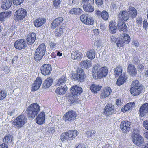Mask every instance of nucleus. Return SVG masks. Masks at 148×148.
<instances>
[{
    "label": "nucleus",
    "instance_id": "obj_1",
    "mask_svg": "<svg viewBox=\"0 0 148 148\" xmlns=\"http://www.w3.org/2000/svg\"><path fill=\"white\" fill-rule=\"evenodd\" d=\"M40 110L39 105L37 103L31 104L27 108V113L29 117L34 119Z\"/></svg>",
    "mask_w": 148,
    "mask_h": 148
},
{
    "label": "nucleus",
    "instance_id": "obj_6",
    "mask_svg": "<svg viewBox=\"0 0 148 148\" xmlns=\"http://www.w3.org/2000/svg\"><path fill=\"white\" fill-rule=\"evenodd\" d=\"M80 19L82 22L88 25H92L94 23V20L92 17L88 14H84L81 15Z\"/></svg>",
    "mask_w": 148,
    "mask_h": 148
},
{
    "label": "nucleus",
    "instance_id": "obj_46",
    "mask_svg": "<svg viewBox=\"0 0 148 148\" xmlns=\"http://www.w3.org/2000/svg\"><path fill=\"white\" fill-rule=\"evenodd\" d=\"M142 88V86L140 85L138 80H136L133 81L131 84V88Z\"/></svg>",
    "mask_w": 148,
    "mask_h": 148
},
{
    "label": "nucleus",
    "instance_id": "obj_29",
    "mask_svg": "<svg viewBox=\"0 0 148 148\" xmlns=\"http://www.w3.org/2000/svg\"><path fill=\"white\" fill-rule=\"evenodd\" d=\"M135 106V103L134 102H130L126 104L124 108L121 109V111L123 112L132 109Z\"/></svg>",
    "mask_w": 148,
    "mask_h": 148
},
{
    "label": "nucleus",
    "instance_id": "obj_10",
    "mask_svg": "<svg viewBox=\"0 0 148 148\" xmlns=\"http://www.w3.org/2000/svg\"><path fill=\"white\" fill-rule=\"evenodd\" d=\"M118 20L119 21H126L129 18L128 13L125 11H121L119 12L118 15Z\"/></svg>",
    "mask_w": 148,
    "mask_h": 148
},
{
    "label": "nucleus",
    "instance_id": "obj_41",
    "mask_svg": "<svg viewBox=\"0 0 148 148\" xmlns=\"http://www.w3.org/2000/svg\"><path fill=\"white\" fill-rule=\"evenodd\" d=\"M129 10L130 11V15L132 18H134L137 15V11L133 7L130 6L129 7Z\"/></svg>",
    "mask_w": 148,
    "mask_h": 148
},
{
    "label": "nucleus",
    "instance_id": "obj_43",
    "mask_svg": "<svg viewBox=\"0 0 148 148\" xmlns=\"http://www.w3.org/2000/svg\"><path fill=\"white\" fill-rule=\"evenodd\" d=\"M61 140L62 142H65L69 140V138L67 132H64L61 134L60 137Z\"/></svg>",
    "mask_w": 148,
    "mask_h": 148
},
{
    "label": "nucleus",
    "instance_id": "obj_30",
    "mask_svg": "<svg viewBox=\"0 0 148 148\" xmlns=\"http://www.w3.org/2000/svg\"><path fill=\"white\" fill-rule=\"evenodd\" d=\"M111 92V90L109 87L104 88L103 92L101 93V97L103 98H106L110 95Z\"/></svg>",
    "mask_w": 148,
    "mask_h": 148
},
{
    "label": "nucleus",
    "instance_id": "obj_12",
    "mask_svg": "<svg viewBox=\"0 0 148 148\" xmlns=\"http://www.w3.org/2000/svg\"><path fill=\"white\" fill-rule=\"evenodd\" d=\"M51 71V65L48 64H45L42 66L41 68V73L44 75H48Z\"/></svg>",
    "mask_w": 148,
    "mask_h": 148
},
{
    "label": "nucleus",
    "instance_id": "obj_31",
    "mask_svg": "<svg viewBox=\"0 0 148 148\" xmlns=\"http://www.w3.org/2000/svg\"><path fill=\"white\" fill-rule=\"evenodd\" d=\"M142 89L143 88H131L130 92L132 95H137L140 93Z\"/></svg>",
    "mask_w": 148,
    "mask_h": 148
},
{
    "label": "nucleus",
    "instance_id": "obj_62",
    "mask_svg": "<svg viewBox=\"0 0 148 148\" xmlns=\"http://www.w3.org/2000/svg\"><path fill=\"white\" fill-rule=\"evenodd\" d=\"M95 131L93 130H92L88 132V137H91L92 136H93L94 134Z\"/></svg>",
    "mask_w": 148,
    "mask_h": 148
},
{
    "label": "nucleus",
    "instance_id": "obj_19",
    "mask_svg": "<svg viewBox=\"0 0 148 148\" xmlns=\"http://www.w3.org/2000/svg\"><path fill=\"white\" fill-rule=\"evenodd\" d=\"M42 82V80L40 77H37L34 82L32 87V90L35 91L37 90L40 88Z\"/></svg>",
    "mask_w": 148,
    "mask_h": 148
},
{
    "label": "nucleus",
    "instance_id": "obj_49",
    "mask_svg": "<svg viewBox=\"0 0 148 148\" xmlns=\"http://www.w3.org/2000/svg\"><path fill=\"white\" fill-rule=\"evenodd\" d=\"M101 17L104 20H107L108 18V14L107 12L105 11H103L101 12Z\"/></svg>",
    "mask_w": 148,
    "mask_h": 148
},
{
    "label": "nucleus",
    "instance_id": "obj_37",
    "mask_svg": "<svg viewBox=\"0 0 148 148\" xmlns=\"http://www.w3.org/2000/svg\"><path fill=\"white\" fill-rule=\"evenodd\" d=\"M101 88V86L94 84H92L90 87L91 91L94 93H97V91L100 90Z\"/></svg>",
    "mask_w": 148,
    "mask_h": 148
},
{
    "label": "nucleus",
    "instance_id": "obj_32",
    "mask_svg": "<svg viewBox=\"0 0 148 148\" xmlns=\"http://www.w3.org/2000/svg\"><path fill=\"white\" fill-rule=\"evenodd\" d=\"M80 65L82 68L87 69L91 66V62L89 60H84L81 62Z\"/></svg>",
    "mask_w": 148,
    "mask_h": 148
},
{
    "label": "nucleus",
    "instance_id": "obj_55",
    "mask_svg": "<svg viewBox=\"0 0 148 148\" xmlns=\"http://www.w3.org/2000/svg\"><path fill=\"white\" fill-rule=\"evenodd\" d=\"M55 132V130L54 128L53 127H50L48 128L47 131V134H51Z\"/></svg>",
    "mask_w": 148,
    "mask_h": 148
},
{
    "label": "nucleus",
    "instance_id": "obj_42",
    "mask_svg": "<svg viewBox=\"0 0 148 148\" xmlns=\"http://www.w3.org/2000/svg\"><path fill=\"white\" fill-rule=\"evenodd\" d=\"M12 4L11 1L10 0H8L6 2H4L3 3L2 5L1 6V8L5 10L8 9L10 8Z\"/></svg>",
    "mask_w": 148,
    "mask_h": 148
},
{
    "label": "nucleus",
    "instance_id": "obj_50",
    "mask_svg": "<svg viewBox=\"0 0 148 148\" xmlns=\"http://www.w3.org/2000/svg\"><path fill=\"white\" fill-rule=\"evenodd\" d=\"M63 29L60 28L58 29H57L55 33L56 36H60L63 33Z\"/></svg>",
    "mask_w": 148,
    "mask_h": 148
},
{
    "label": "nucleus",
    "instance_id": "obj_53",
    "mask_svg": "<svg viewBox=\"0 0 148 148\" xmlns=\"http://www.w3.org/2000/svg\"><path fill=\"white\" fill-rule=\"evenodd\" d=\"M139 130L138 128H134V131L133 132L132 137H134V136H136V135H140L139 134Z\"/></svg>",
    "mask_w": 148,
    "mask_h": 148
},
{
    "label": "nucleus",
    "instance_id": "obj_13",
    "mask_svg": "<svg viewBox=\"0 0 148 148\" xmlns=\"http://www.w3.org/2000/svg\"><path fill=\"white\" fill-rule=\"evenodd\" d=\"M132 141L135 145L138 146H140L144 142L143 138L140 135L134 136L132 137Z\"/></svg>",
    "mask_w": 148,
    "mask_h": 148
},
{
    "label": "nucleus",
    "instance_id": "obj_14",
    "mask_svg": "<svg viewBox=\"0 0 148 148\" xmlns=\"http://www.w3.org/2000/svg\"><path fill=\"white\" fill-rule=\"evenodd\" d=\"M16 17L18 20H21L24 18L27 14L26 10L23 8H20L16 12Z\"/></svg>",
    "mask_w": 148,
    "mask_h": 148
},
{
    "label": "nucleus",
    "instance_id": "obj_28",
    "mask_svg": "<svg viewBox=\"0 0 148 148\" xmlns=\"http://www.w3.org/2000/svg\"><path fill=\"white\" fill-rule=\"evenodd\" d=\"M127 79V77L125 73H123L122 75H121L116 82L118 86L121 85L123 84Z\"/></svg>",
    "mask_w": 148,
    "mask_h": 148
},
{
    "label": "nucleus",
    "instance_id": "obj_47",
    "mask_svg": "<svg viewBox=\"0 0 148 148\" xmlns=\"http://www.w3.org/2000/svg\"><path fill=\"white\" fill-rule=\"evenodd\" d=\"M115 73V75L116 76H119L122 73V69L120 66L117 67L115 70L114 71Z\"/></svg>",
    "mask_w": 148,
    "mask_h": 148
},
{
    "label": "nucleus",
    "instance_id": "obj_63",
    "mask_svg": "<svg viewBox=\"0 0 148 148\" xmlns=\"http://www.w3.org/2000/svg\"><path fill=\"white\" fill-rule=\"evenodd\" d=\"M148 23L147 21L144 20L143 21V27L144 28L146 29L148 26Z\"/></svg>",
    "mask_w": 148,
    "mask_h": 148
},
{
    "label": "nucleus",
    "instance_id": "obj_33",
    "mask_svg": "<svg viewBox=\"0 0 148 148\" xmlns=\"http://www.w3.org/2000/svg\"><path fill=\"white\" fill-rule=\"evenodd\" d=\"M127 70L132 76H134L136 75V70L133 65L129 64L127 68Z\"/></svg>",
    "mask_w": 148,
    "mask_h": 148
},
{
    "label": "nucleus",
    "instance_id": "obj_54",
    "mask_svg": "<svg viewBox=\"0 0 148 148\" xmlns=\"http://www.w3.org/2000/svg\"><path fill=\"white\" fill-rule=\"evenodd\" d=\"M60 0H55L53 1V5L56 8L59 7L60 6Z\"/></svg>",
    "mask_w": 148,
    "mask_h": 148
},
{
    "label": "nucleus",
    "instance_id": "obj_40",
    "mask_svg": "<svg viewBox=\"0 0 148 148\" xmlns=\"http://www.w3.org/2000/svg\"><path fill=\"white\" fill-rule=\"evenodd\" d=\"M121 39L123 41L124 43H128L130 40V37L127 34L124 33L121 35Z\"/></svg>",
    "mask_w": 148,
    "mask_h": 148
},
{
    "label": "nucleus",
    "instance_id": "obj_61",
    "mask_svg": "<svg viewBox=\"0 0 148 148\" xmlns=\"http://www.w3.org/2000/svg\"><path fill=\"white\" fill-rule=\"evenodd\" d=\"M3 70L6 74L8 73L10 71L9 67L7 66L4 67Z\"/></svg>",
    "mask_w": 148,
    "mask_h": 148
},
{
    "label": "nucleus",
    "instance_id": "obj_24",
    "mask_svg": "<svg viewBox=\"0 0 148 148\" xmlns=\"http://www.w3.org/2000/svg\"><path fill=\"white\" fill-rule=\"evenodd\" d=\"M116 23L113 21H111L109 23V30L110 32L112 33H115L117 31Z\"/></svg>",
    "mask_w": 148,
    "mask_h": 148
},
{
    "label": "nucleus",
    "instance_id": "obj_16",
    "mask_svg": "<svg viewBox=\"0 0 148 148\" xmlns=\"http://www.w3.org/2000/svg\"><path fill=\"white\" fill-rule=\"evenodd\" d=\"M148 112V103H146L142 105L139 109L140 116L143 117Z\"/></svg>",
    "mask_w": 148,
    "mask_h": 148
},
{
    "label": "nucleus",
    "instance_id": "obj_2",
    "mask_svg": "<svg viewBox=\"0 0 148 148\" xmlns=\"http://www.w3.org/2000/svg\"><path fill=\"white\" fill-rule=\"evenodd\" d=\"M40 110L39 105L37 103L31 104L27 108V113L29 117L34 119Z\"/></svg>",
    "mask_w": 148,
    "mask_h": 148
},
{
    "label": "nucleus",
    "instance_id": "obj_44",
    "mask_svg": "<svg viewBox=\"0 0 148 148\" xmlns=\"http://www.w3.org/2000/svg\"><path fill=\"white\" fill-rule=\"evenodd\" d=\"M13 136L11 135H8L5 136L3 139V141L5 143H10L12 141Z\"/></svg>",
    "mask_w": 148,
    "mask_h": 148
},
{
    "label": "nucleus",
    "instance_id": "obj_7",
    "mask_svg": "<svg viewBox=\"0 0 148 148\" xmlns=\"http://www.w3.org/2000/svg\"><path fill=\"white\" fill-rule=\"evenodd\" d=\"M14 46L16 49L21 50L24 49L27 46V44L24 39H19L15 42Z\"/></svg>",
    "mask_w": 148,
    "mask_h": 148
},
{
    "label": "nucleus",
    "instance_id": "obj_34",
    "mask_svg": "<svg viewBox=\"0 0 148 148\" xmlns=\"http://www.w3.org/2000/svg\"><path fill=\"white\" fill-rule=\"evenodd\" d=\"M96 52L93 49H89L88 51L86 53L87 57L89 59H94L95 56Z\"/></svg>",
    "mask_w": 148,
    "mask_h": 148
},
{
    "label": "nucleus",
    "instance_id": "obj_35",
    "mask_svg": "<svg viewBox=\"0 0 148 148\" xmlns=\"http://www.w3.org/2000/svg\"><path fill=\"white\" fill-rule=\"evenodd\" d=\"M67 90V87L65 86H62L60 88L58 87L56 91V93L60 95L64 94Z\"/></svg>",
    "mask_w": 148,
    "mask_h": 148
},
{
    "label": "nucleus",
    "instance_id": "obj_18",
    "mask_svg": "<svg viewBox=\"0 0 148 148\" xmlns=\"http://www.w3.org/2000/svg\"><path fill=\"white\" fill-rule=\"evenodd\" d=\"M84 72L80 70L74 75V79L80 82H82L84 79Z\"/></svg>",
    "mask_w": 148,
    "mask_h": 148
},
{
    "label": "nucleus",
    "instance_id": "obj_4",
    "mask_svg": "<svg viewBox=\"0 0 148 148\" xmlns=\"http://www.w3.org/2000/svg\"><path fill=\"white\" fill-rule=\"evenodd\" d=\"M26 117L24 115H20L14 120L12 126L16 128L22 127L27 122Z\"/></svg>",
    "mask_w": 148,
    "mask_h": 148
},
{
    "label": "nucleus",
    "instance_id": "obj_9",
    "mask_svg": "<svg viewBox=\"0 0 148 148\" xmlns=\"http://www.w3.org/2000/svg\"><path fill=\"white\" fill-rule=\"evenodd\" d=\"M70 89L72 96L79 95L83 92L82 88L77 85L71 87Z\"/></svg>",
    "mask_w": 148,
    "mask_h": 148
},
{
    "label": "nucleus",
    "instance_id": "obj_20",
    "mask_svg": "<svg viewBox=\"0 0 148 148\" xmlns=\"http://www.w3.org/2000/svg\"><path fill=\"white\" fill-rule=\"evenodd\" d=\"M36 38L35 34L32 33L29 34L27 36L26 40L27 44L29 45L32 44L35 42Z\"/></svg>",
    "mask_w": 148,
    "mask_h": 148
},
{
    "label": "nucleus",
    "instance_id": "obj_58",
    "mask_svg": "<svg viewBox=\"0 0 148 148\" xmlns=\"http://www.w3.org/2000/svg\"><path fill=\"white\" fill-rule=\"evenodd\" d=\"M95 2L97 6H101L103 3V0H95Z\"/></svg>",
    "mask_w": 148,
    "mask_h": 148
},
{
    "label": "nucleus",
    "instance_id": "obj_45",
    "mask_svg": "<svg viewBox=\"0 0 148 148\" xmlns=\"http://www.w3.org/2000/svg\"><path fill=\"white\" fill-rule=\"evenodd\" d=\"M66 78L64 76H62L58 80L57 85L58 86L62 85L65 83Z\"/></svg>",
    "mask_w": 148,
    "mask_h": 148
},
{
    "label": "nucleus",
    "instance_id": "obj_21",
    "mask_svg": "<svg viewBox=\"0 0 148 148\" xmlns=\"http://www.w3.org/2000/svg\"><path fill=\"white\" fill-rule=\"evenodd\" d=\"M46 22V20L43 18H38L34 21V25L35 27H38L42 26Z\"/></svg>",
    "mask_w": 148,
    "mask_h": 148
},
{
    "label": "nucleus",
    "instance_id": "obj_36",
    "mask_svg": "<svg viewBox=\"0 0 148 148\" xmlns=\"http://www.w3.org/2000/svg\"><path fill=\"white\" fill-rule=\"evenodd\" d=\"M67 133L69 140L73 139L77 134V132L75 130L69 131Z\"/></svg>",
    "mask_w": 148,
    "mask_h": 148
},
{
    "label": "nucleus",
    "instance_id": "obj_27",
    "mask_svg": "<svg viewBox=\"0 0 148 148\" xmlns=\"http://www.w3.org/2000/svg\"><path fill=\"white\" fill-rule=\"evenodd\" d=\"M82 10L79 8H75L71 9L69 11V13L72 14L78 15L81 14Z\"/></svg>",
    "mask_w": 148,
    "mask_h": 148
},
{
    "label": "nucleus",
    "instance_id": "obj_5",
    "mask_svg": "<svg viewBox=\"0 0 148 148\" xmlns=\"http://www.w3.org/2000/svg\"><path fill=\"white\" fill-rule=\"evenodd\" d=\"M76 117L75 112L72 110L68 111L64 116V121L67 123L72 121L76 119Z\"/></svg>",
    "mask_w": 148,
    "mask_h": 148
},
{
    "label": "nucleus",
    "instance_id": "obj_59",
    "mask_svg": "<svg viewBox=\"0 0 148 148\" xmlns=\"http://www.w3.org/2000/svg\"><path fill=\"white\" fill-rule=\"evenodd\" d=\"M111 42L113 43H115L118 38H115L114 36H111L110 38Z\"/></svg>",
    "mask_w": 148,
    "mask_h": 148
},
{
    "label": "nucleus",
    "instance_id": "obj_15",
    "mask_svg": "<svg viewBox=\"0 0 148 148\" xmlns=\"http://www.w3.org/2000/svg\"><path fill=\"white\" fill-rule=\"evenodd\" d=\"M108 69L106 67H103L99 69L98 71L96 72V75L99 78L106 76L107 74Z\"/></svg>",
    "mask_w": 148,
    "mask_h": 148
},
{
    "label": "nucleus",
    "instance_id": "obj_11",
    "mask_svg": "<svg viewBox=\"0 0 148 148\" xmlns=\"http://www.w3.org/2000/svg\"><path fill=\"white\" fill-rule=\"evenodd\" d=\"M115 112L114 106L112 104L107 105L104 108V114L107 116L114 114Z\"/></svg>",
    "mask_w": 148,
    "mask_h": 148
},
{
    "label": "nucleus",
    "instance_id": "obj_52",
    "mask_svg": "<svg viewBox=\"0 0 148 148\" xmlns=\"http://www.w3.org/2000/svg\"><path fill=\"white\" fill-rule=\"evenodd\" d=\"M101 68L99 64H96L94 66L92 69V71L93 72H95V74H96V72L98 71L99 69Z\"/></svg>",
    "mask_w": 148,
    "mask_h": 148
},
{
    "label": "nucleus",
    "instance_id": "obj_25",
    "mask_svg": "<svg viewBox=\"0 0 148 148\" xmlns=\"http://www.w3.org/2000/svg\"><path fill=\"white\" fill-rule=\"evenodd\" d=\"M83 7L85 11L91 12L94 11V8L90 3L83 4Z\"/></svg>",
    "mask_w": 148,
    "mask_h": 148
},
{
    "label": "nucleus",
    "instance_id": "obj_23",
    "mask_svg": "<svg viewBox=\"0 0 148 148\" xmlns=\"http://www.w3.org/2000/svg\"><path fill=\"white\" fill-rule=\"evenodd\" d=\"M118 28L120 31L125 32L127 30V27L124 21H118Z\"/></svg>",
    "mask_w": 148,
    "mask_h": 148
},
{
    "label": "nucleus",
    "instance_id": "obj_51",
    "mask_svg": "<svg viewBox=\"0 0 148 148\" xmlns=\"http://www.w3.org/2000/svg\"><path fill=\"white\" fill-rule=\"evenodd\" d=\"M115 43L118 47H120L123 46L124 42L122 39L120 40L118 38Z\"/></svg>",
    "mask_w": 148,
    "mask_h": 148
},
{
    "label": "nucleus",
    "instance_id": "obj_38",
    "mask_svg": "<svg viewBox=\"0 0 148 148\" xmlns=\"http://www.w3.org/2000/svg\"><path fill=\"white\" fill-rule=\"evenodd\" d=\"M11 14L10 12H5L0 13V21H3L8 18Z\"/></svg>",
    "mask_w": 148,
    "mask_h": 148
},
{
    "label": "nucleus",
    "instance_id": "obj_57",
    "mask_svg": "<svg viewBox=\"0 0 148 148\" xmlns=\"http://www.w3.org/2000/svg\"><path fill=\"white\" fill-rule=\"evenodd\" d=\"M49 45L50 47L51 48H56L57 47L58 45L57 43H55L52 41H49Z\"/></svg>",
    "mask_w": 148,
    "mask_h": 148
},
{
    "label": "nucleus",
    "instance_id": "obj_3",
    "mask_svg": "<svg viewBox=\"0 0 148 148\" xmlns=\"http://www.w3.org/2000/svg\"><path fill=\"white\" fill-rule=\"evenodd\" d=\"M46 47L44 43L40 45L35 51L34 59L36 61H40L45 54Z\"/></svg>",
    "mask_w": 148,
    "mask_h": 148
},
{
    "label": "nucleus",
    "instance_id": "obj_56",
    "mask_svg": "<svg viewBox=\"0 0 148 148\" xmlns=\"http://www.w3.org/2000/svg\"><path fill=\"white\" fill-rule=\"evenodd\" d=\"M14 4L15 5H18L21 4L24 0H12Z\"/></svg>",
    "mask_w": 148,
    "mask_h": 148
},
{
    "label": "nucleus",
    "instance_id": "obj_48",
    "mask_svg": "<svg viewBox=\"0 0 148 148\" xmlns=\"http://www.w3.org/2000/svg\"><path fill=\"white\" fill-rule=\"evenodd\" d=\"M7 96L6 91L0 90V100L4 99Z\"/></svg>",
    "mask_w": 148,
    "mask_h": 148
},
{
    "label": "nucleus",
    "instance_id": "obj_60",
    "mask_svg": "<svg viewBox=\"0 0 148 148\" xmlns=\"http://www.w3.org/2000/svg\"><path fill=\"white\" fill-rule=\"evenodd\" d=\"M143 124L144 127L148 130V120L144 121Z\"/></svg>",
    "mask_w": 148,
    "mask_h": 148
},
{
    "label": "nucleus",
    "instance_id": "obj_17",
    "mask_svg": "<svg viewBox=\"0 0 148 148\" xmlns=\"http://www.w3.org/2000/svg\"><path fill=\"white\" fill-rule=\"evenodd\" d=\"M45 115L44 112L40 113L36 119V123L39 125L45 123Z\"/></svg>",
    "mask_w": 148,
    "mask_h": 148
},
{
    "label": "nucleus",
    "instance_id": "obj_26",
    "mask_svg": "<svg viewBox=\"0 0 148 148\" xmlns=\"http://www.w3.org/2000/svg\"><path fill=\"white\" fill-rule=\"evenodd\" d=\"M63 20V19L62 17L56 18L51 23L52 28L53 29L56 28L62 22Z\"/></svg>",
    "mask_w": 148,
    "mask_h": 148
},
{
    "label": "nucleus",
    "instance_id": "obj_8",
    "mask_svg": "<svg viewBox=\"0 0 148 148\" xmlns=\"http://www.w3.org/2000/svg\"><path fill=\"white\" fill-rule=\"evenodd\" d=\"M131 123L127 121H122L120 125V128L122 131L124 132H127L130 130Z\"/></svg>",
    "mask_w": 148,
    "mask_h": 148
},
{
    "label": "nucleus",
    "instance_id": "obj_22",
    "mask_svg": "<svg viewBox=\"0 0 148 148\" xmlns=\"http://www.w3.org/2000/svg\"><path fill=\"white\" fill-rule=\"evenodd\" d=\"M82 54L78 51H72L71 53V58L74 60H78L82 57Z\"/></svg>",
    "mask_w": 148,
    "mask_h": 148
},
{
    "label": "nucleus",
    "instance_id": "obj_39",
    "mask_svg": "<svg viewBox=\"0 0 148 148\" xmlns=\"http://www.w3.org/2000/svg\"><path fill=\"white\" fill-rule=\"evenodd\" d=\"M53 82L52 78L50 77L47 78L43 84L44 86L46 88H48L50 86Z\"/></svg>",
    "mask_w": 148,
    "mask_h": 148
},
{
    "label": "nucleus",
    "instance_id": "obj_64",
    "mask_svg": "<svg viewBox=\"0 0 148 148\" xmlns=\"http://www.w3.org/2000/svg\"><path fill=\"white\" fill-rule=\"evenodd\" d=\"M0 148H8V145L5 143H3L0 145Z\"/></svg>",
    "mask_w": 148,
    "mask_h": 148
}]
</instances>
